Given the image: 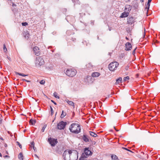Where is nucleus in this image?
<instances>
[{"label":"nucleus","instance_id":"f257e3e1","mask_svg":"<svg viewBox=\"0 0 160 160\" xmlns=\"http://www.w3.org/2000/svg\"><path fill=\"white\" fill-rule=\"evenodd\" d=\"M69 129L72 133L78 134L80 132L81 128L80 125L79 124L73 123L70 126Z\"/></svg>","mask_w":160,"mask_h":160},{"label":"nucleus","instance_id":"f03ea898","mask_svg":"<svg viewBox=\"0 0 160 160\" xmlns=\"http://www.w3.org/2000/svg\"><path fill=\"white\" fill-rule=\"evenodd\" d=\"M92 152L89 149V148H85L84 149V152L82 153L81 157L79 159V160H82L84 159V158H86L87 156L91 155Z\"/></svg>","mask_w":160,"mask_h":160},{"label":"nucleus","instance_id":"7ed1b4c3","mask_svg":"<svg viewBox=\"0 0 160 160\" xmlns=\"http://www.w3.org/2000/svg\"><path fill=\"white\" fill-rule=\"evenodd\" d=\"M44 63V62L43 58L41 57L37 58L35 61L36 66L37 67H40L43 65Z\"/></svg>","mask_w":160,"mask_h":160},{"label":"nucleus","instance_id":"20e7f679","mask_svg":"<svg viewBox=\"0 0 160 160\" xmlns=\"http://www.w3.org/2000/svg\"><path fill=\"white\" fill-rule=\"evenodd\" d=\"M119 65V63L117 62H111L109 64L108 68L110 71H113L117 68Z\"/></svg>","mask_w":160,"mask_h":160},{"label":"nucleus","instance_id":"39448f33","mask_svg":"<svg viewBox=\"0 0 160 160\" xmlns=\"http://www.w3.org/2000/svg\"><path fill=\"white\" fill-rule=\"evenodd\" d=\"M78 153L76 150H72L70 152V160H77L78 158Z\"/></svg>","mask_w":160,"mask_h":160},{"label":"nucleus","instance_id":"423d86ee","mask_svg":"<svg viewBox=\"0 0 160 160\" xmlns=\"http://www.w3.org/2000/svg\"><path fill=\"white\" fill-rule=\"evenodd\" d=\"M71 150L67 149L65 150L63 154V158L64 160H70V154Z\"/></svg>","mask_w":160,"mask_h":160},{"label":"nucleus","instance_id":"0eeeda50","mask_svg":"<svg viewBox=\"0 0 160 160\" xmlns=\"http://www.w3.org/2000/svg\"><path fill=\"white\" fill-rule=\"evenodd\" d=\"M65 73L69 77H73L76 75V71L72 69H68L66 71Z\"/></svg>","mask_w":160,"mask_h":160},{"label":"nucleus","instance_id":"6e6552de","mask_svg":"<svg viewBox=\"0 0 160 160\" xmlns=\"http://www.w3.org/2000/svg\"><path fill=\"white\" fill-rule=\"evenodd\" d=\"M66 124L67 123L66 122L61 121L58 123L57 128L59 130L63 129L65 128Z\"/></svg>","mask_w":160,"mask_h":160},{"label":"nucleus","instance_id":"1a4fd4ad","mask_svg":"<svg viewBox=\"0 0 160 160\" xmlns=\"http://www.w3.org/2000/svg\"><path fill=\"white\" fill-rule=\"evenodd\" d=\"M48 142H49L52 147L54 146L58 143L57 139L52 138L51 137L48 138Z\"/></svg>","mask_w":160,"mask_h":160},{"label":"nucleus","instance_id":"9d476101","mask_svg":"<svg viewBox=\"0 0 160 160\" xmlns=\"http://www.w3.org/2000/svg\"><path fill=\"white\" fill-rule=\"evenodd\" d=\"M135 19L132 17H131L127 18V22L128 24H132L135 22Z\"/></svg>","mask_w":160,"mask_h":160},{"label":"nucleus","instance_id":"9b49d317","mask_svg":"<svg viewBox=\"0 0 160 160\" xmlns=\"http://www.w3.org/2000/svg\"><path fill=\"white\" fill-rule=\"evenodd\" d=\"M33 51L35 54L37 56H39L40 55L39 48L37 47H35L33 48Z\"/></svg>","mask_w":160,"mask_h":160},{"label":"nucleus","instance_id":"f8f14e48","mask_svg":"<svg viewBox=\"0 0 160 160\" xmlns=\"http://www.w3.org/2000/svg\"><path fill=\"white\" fill-rule=\"evenodd\" d=\"M132 8V7L130 5H127L125 6V11L128 13H129L130 11Z\"/></svg>","mask_w":160,"mask_h":160},{"label":"nucleus","instance_id":"ddd939ff","mask_svg":"<svg viewBox=\"0 0 160 160\" xmlns=\"http://www.w3.org/2000/svg\"><path fill=\"white\" fill-rule=\"evenodd\" d=\"M132 48V45L129 42H127L125 44V50L129 51Z\"/></svg>","mask_w":160,"mask_h":160},{"label":"nucleus","instance_id":"4468645a","mask_svg":"<svg viewBox=\"0 0 160 160\" xmlns=\"http://www.w3.org/2000/svg\"><path fill=\"white\" fill-rule=\"evenodd\" d=\"M83 141L86 142H89V140L88 136L86 135H83V136H81Z\"/></svg>","mask_w":160,"mask_h":160},{"label":"nucleus","instance_id":"2eb2a0df","mask_svg":"<svg viewBox=\"0 0 160 160\" xmlns=\"http://www.w3.org/2000/svg\"><path fill=\"white\" fill-rule=\"evenodd\" d=\"M129 15V13L127 12H124L123 13H122L121 16H120V18H124L127 17Z\"/></svg>","mask_w":160,"mask_h":160},{"label":"nucleus","instance_id":"dca6fc26","mask_svg":"<svg viewBox=\"0 0 160 160\" xmlns=\"http://www.w3.org/2000/svg\"><path fill=\"white\" fill-rule=\"evenodd\" d=\"M152 0H148V2L147 3V4L146 8H145L144 10L146 11L147 12L148 10L149 9L150 6V3H151Z\"/></svg>","mask_w":160,"mask_h":160},{"label":"nucleus","instance_id":"f3484780","mask_svg":"<svg viewBox=\"0 0 160 160\" xmlns=\"http://www.w3.org/2000/svg\"><path fill=\"white\" fill-rule=\"evenodd\" d=\"M100 74L98 72H94L92 73V77H98Z\"/></svg>","mask_w":160,"mask_h":160},{"label":"nucleus","instance_id":"a211bd4d","mask_svg":"<svg viewBox=\"0 0 160 160\" xmlns=\"http://www.w3.org/2000/svg\"><path fill=\"white\" fill-rule=\"evenodd\" d=\"M24 35L25 38L27 39H28L29 38V33L28 31H26V32H25L24 34Z\"/></svg>","mask_w":160,"mask_h":160},{"label":"nucleus","instance_id":"6ab92c4d","mask_svg":"<svg viewBox=\"0 0 160 160\" xmlns=\"http://www.w3.org/2000/svg\"><path fill=\"white\" fill-rule=\"evenodd\" d=\"M111 158L112 160H118V157L115 155H112Z\"/></svg>","mask_w":160,"mask_h":160},{"label":"nucleus","instance_id":"aec40b11","mask_svg":"<svg viewBox=\"0 0 160 160\" xmlns=\"http://www.w3.org/2000/svg\"><path fill=\"white\" fill-rule=\"evenodd\" d=\"M122 81V78L120 77V78H118L116 80V84H118L121 83Z\"/></svg>","mask_w":160,"mask_h":160},{"label":"nucleus","instance_id":"412c9836","mask_svg":"<svg viewBox=\"0 0 160 160\" xmlns=\"http://www.w3.org/2000/svg\"><path fill=\"white\" fill-rule=\"evenodd\" d=\"M89 133L90 135L94 137H96L98 136L97 134L93 132L90 131L89 132Z\"/></svg>","mask_w":160,"mask_h":160},{"label":"nucleus","instance_id":"4be33fe9","mask_svg":"<svg viewBox=\"0 0 160 160\" xmlns=\"http://www.w3.org/2000/svg\"><path fill=\"white\" fill-rule=\"evenodd\" d=\"M87 68L90 69H92V68L93 67V65L91 63H89L88 64H87L86 65Z\"/></svg>","mask_w":160,"mask_h":160},{"label":"nucleus","instance_id":"5701e85b","mask_svg":"<svg viewBox=\"0 0 160 160\" xmlns=\"http://www.w3.org/2000/svg\"><path fill=\"white\" fill-rule=\"evenodd\" d=\"M18 157L20 160H23V156L22 152L19 153Z\"/></svg>","mask_w":160,"mask_h":160},{"label":"nucleus","instance_id":"b1692460","mask_svg":"<svg viewBox=\"0 0 160 160\" xmlns=\"http://www.w3.org/2000/svg\"><path fill=\"white\" fill-rule=\"evenodd\" d=\"M66 115V113L64 112V111L63 110L62 111V114L61 115L60 117L61 118H63Z\"/></svg>","mask_w":160,"mask_h":160},{"label":"nucleus","instance_id":"393cba45","mask_svg":"<svg viewBox=\"0 0 160 160\" xmlns=\"http://www.w3.org/2000/svg\"><path fill=\"white\" fill-rule=\"evenodd\" d=\"M15 73L16 75H19L23 77H25L28 75H25L23 73H19L16 72H15Z\"/></svg>","mask_w":160,"mask_h":160},{"label":"nucleus","instance_id":"a878e982","mask_svg":"<svg viewBox=\"0 0 160 160\" xmlns=\"http://www.w3.org/2000/svg\"><path fill=\"white\" fill-rule=\"evenodd\" d=\"M67 102L71 106H74V102L72 101L68 100L67 101Z\"/></svg>","mask_w":160,"mask_h":160},{"label":"nucleus","instance_id":"bb28decb","mask_svg":"<svg viewBox=\"0 0 160 160\" xmlns=\"http://www.w3.org/2000/svg\"><path fill=\"white\" fill-rule=\"evenodd\" d=\"M30 123H31L32 125H33L36 122V121L35 120H34L32 119H31L29 121Z\"/></svg>","mask_w":160,"mask_h":160},{"label":"nucleus","instance_id":"cd10ccee","mask_svg":"<svg viewBox=\"0 0 160 160\" xmlns=\"http://www.w3.org/2000/svg\"><path fill=\"white\" fill-rule=\"evenodd\" d=\"M91 79H92V77L91 76H87L86 78L85 79L84 81L86 82H89L88 81L89 80H90Z\"/></svg>","mask_w":160,"mask_h":160},{"label":"nucleus","instance_id":"c85d7f7f","mask_svg":"<svg viewBox=\"0 0 160 160\" xmlns=\"http://www.w3.org/2000/svg\"><path fill=\"white\" fill-rule=\"evenodd\" d=\"M55 151L57 152L59 154H61L62 153L61 151L59 150V148L58 147L56 148Z\"/></svg>","mask_w":160,"mask_h":160},{"label":"nucleus","instance_id":"c756f323","mask_svg":"<svg viewBox=\"0 0 160 160\" xmlns=\"http://www.w3.org/2000/svg\"><path fill=\"white\" fill-rule=\"evenodd\" d=\"M53 95L54 96L57 98H59V97L58 96H57V93L56 92H54L53 93Z\"/></svg>","mask_w":160,"mask_h":160},{"label":"nucleus","instance_id":"7c9ffc66","mask_svg":"<svg viewBox=\"0 0 160 160\" xmlns=\"http://www.w3.org/2000/svg\"><path fill=\"white\" fill-rule=\"evenodd\" d=\"M3 49L4 52H6L7 51V49L6 47L5 44H4L3 45Z\"/></svg>","mask_w":160,"mask_h":160},{"label":"nucleus","instance_id":"2f4dec72","mask_svg":"<svg viewBox=\"0 0 160 160\" xmlns=\"http://www.w3.org/2000/svg\"><path fill=\"white\" fill-rule=\"evenodd\" d=\"M45 83V81L44 80H42L40 82V83L41 84L43 85Z\"/></svg>","mask_w":160,"mask_h":160},{"label":"nucleus","instance_id":"473e14b6","mask_svg":"<svg viewBox=\"0 0 160 160\" xmlns=\"http://www.w3.org/2000/svg\"><path fill=\"white\" fill-rule=\"evenodd\" d=\"M129 79V78L128 76H127L124 78V80L125 81L128 80Z\"/></svg>","mask_w":160,"mask_h":160},{"label":"nucleus","instance_id":"72a5a7b5","mask_svg":"<svg viewBox=\"0 0 160 160\" xmlns=\"http://www.w3.org/2000/svg\"><path fill=\"white\" fill-rule=\"evenodd\" d=\"M46 125H44V126L43 127L42 129V132H44V130L45 128H46Z\"/></svg>","mask_w":160,"mask_h":160},{"label":"nucleus","instance_id":"f704fd0d","mask_svg":"<svg viewBox=\"0 0 160 160\" xmlns=\"http://www.w3.org/2000/svg\"><path fill=\"white\" fill-rule=\"evenodd\" d=\"M122 148L123 149L126 150H127L128 151H129L130 152H132V151L131 150L128 149V148H124V147H122Z\"/></svg>","mask_w":160,"mask_h":160},{"label":"nucleus","instance_id":"c9c22d12","mask_svg":"<svg viewBox=\"0 0 160 160\" xmlns=\"http://www.w3.org/2000/svg\"><path fill=\"white\" fill-rule=\"evenodd\" d=\"M50 108L51 110V114L52 115L53 113V111L52 107L51 106H50Z\"/></svg>","mask_w":160,"mask_h":160},{"label":"nucleus","instance_id":"e433bc0d","mask_svg":"<svg viewBox=\"0 0 160 160\" xmlns=\"http://www.w3.org/2000/svg\"><path fill=\"white\" fill-rule=\"evenodd\" d=\"M16 143L19 146V147L20 148H22V145L20 143L18 142H17Z\"/></svg>","mask_w":160,"mask_h":160},{"label":"nucleus","instance_id":"4c0bfd02","mask_svg":"<svg viewBox=\"0 0 160 160\" xmlns=\"http://www.w3.org/2000/svg\"><path fill=\"white\" fill-rule=\"evenodd\" d=\"M22 25L23 26H26V25H28V24L26 22H22Z\"/></svg>","mask_w":160,"mask_h":160},{"label":"nucleus","instance_id":"58836bf2","mask_svg":"<svg viewBox=\"0 0 160 160\" xmlns=\"http://www.w3.org/2000/svg\"><path fill=\"white\" fill-rule=\"evenodd\" d=\"M34 146V142H31V147Z\"/></svg>","mask_w":160,"mask_h":160},{"label":"nucleus","instance_id":"ea45409f","mask_svg":"<svg viewBox=\"0 0 160 160\" xmlns=\"http://www.w3.org/2000/svg\"><path fill=\"white\" fill-rule=\"evenodd\" d=\"M136 48H135L133 50V51H132V54H133V55H134L135 54V50H136Z\"/></svg>","mask_w":160,"mask_h":160},{"label":"nucleus","instance_id":"a19ab883","mask_svg":"<svg viewBox=\"0 0 160 160\" xmlns=\"http://www.w3.org/2000/svg\"><path fill=\"white\" fill-rule=\"evenodd\" d=\"M51 101L53 102L55 105H56L57 104H56V102H55L54 101H53V100H51Z\"/></svg>","mask_w":160,"mask_h":160},{"label":"nucleus","instance_id":"79ce46f5","mask_svg":"<svg viewBox=\"0 0 160 160\" xmlns=\"http://www.w3.org/2000/svg\"><path fill=\"white\" fill-rule=\"evenodd\" d=\"M3 157L4 158H9V156H8V155H5V156H3Z\"/></svg>","mask_w":160,"mask_h":160},{"label":"nucleus","instance_id":"37998d69","mask_svg":"<svg viewBox=\"0 0 160 160\" xmlns=\"http://www.w3.org/2000/svg\"><path fill=\"white\" fill-rule=\"evenodd\" d=\"M32 147L33 148V149L34 150V151H35L36 149V147H35L34 146H32Z\"/></svg>","mask_w":160,"mask_h":160},{"label":"nucleus","instance_id":"c03bdc74","mask_svg":"<svg viewBox=\"0 0 160 160\" xmlns=\"http://www.w3.org/2000/svg\"><path fill=\"white\" fill-rule=\"evenodd\" d=\"M7 58L10 61H11V58H10V57H7Z\"/></svg>","mask_w":160,"mask_h":160},{"label":"nucleus","instance_id":"a18cd8bd","mask_svg":"<svg viewBox=\"0 0 160 160\" xmlns=\"http://www.w3.org/2000/svg\"><path fill=\"white\" fill-rule=\"evenodd\" d=\"M2 122V120L0 118V124H1Z\"/></svg>","mask_w":160,"mask_h":160},{"label":"nucleus","instance_id":"49530a36","mask_svg":"<svg viewBox=\"0 0 160 160\" xmlns=\"http://www.w3.org/2000/svg\"><path fill=\"white\" fill-rule=\"evenodd\" d=\"M8 132L9 134H12V133L11 132H9V131H8Z\"/></svg>","mask_w":160,"mask_h":160},{"label":"nucleus","instance_id":"de8ad7c7","mask_svg":"<svg viewBox=\"0 0 160 160\" xmlns=\"http://www.w3.org/2000/svg\"><path fill=\"white\" fill-rule=\"evenodd\" d=\"M35 156L36 157H37V158H38V156L36 154H35Z\"/></svg>","mask_w":160,"mask_h":160},{"label":"nucleus","instance_id":"09e8293b","mask_svg":"<svg viewBox=\"0 0 160 160\" xmlns=\"http://www.w3.org/2000/svg\"><path fill=\"white\" fill-rule=\"evenodd\" d=\"M26 81L27 82H30V81L29 80H26Z\"/></svg>","mask_w":160,"mask_h":160},{"label":"nucleus","instance_id":"8fccbe9b","mask_svg":"<svg viewBox=\"0 0 160 160\" xmlns=\"http://www.w3.org/2000/svg\"><path fill=\"white\" fill-rule=\"evenodd\" d=\"M0 139L2 140H3V139L2 138H0Z\"/></svg>","mask_w":160,"mask_h":160},{"label":"nucleus","instance_id":"3c124183","mask_svg":"<svg viewBox=\"0 0 160 160\" xmlns=\"http://www.w3.org/2000/svg\"><path fill=\"white\" fill-rule=\"evenodd\" d=\"M114 129H115V130H116L117 131H118V130H117L115 128V127H114Z\"/></svg>","mask_w":160,"mask_h":160},{"label":"nucleus","instance_id":"603ef678","mask_svg":"<svg viewBox=\"0 0 160 160\" xmlns=\"http://www.w3.org/2000/svg\"><path fill=\"white\" fill-rule=\"evenodd\" d=\"M26 80L25 79H22V80L23 81H26Z\"/></svg>","mask_w":160,"mask_h":160},{"label":"nucleus","instance_id":"864d4df0","mask_svg":"<svg viewBox=\"0 0 160 160\" xmlns=\"http://www.w3.org/2000/svg\"><path fill=\"white\" fill-rule=\"evenodd\" d=\"M2 154H1V153L0 152V157H2Z\"/></svg>","mask_w":160,"mask_h":160},{"label":"nucleus","instance_id":"5fc2aeb1","mask_svg":"<svg viewBox=\"0 0 160 160\" xmlns=\"http://www.w3.org/2000/svg\"><path fill=\"white\" fill-rule=\"evenodd\" d=\"M26 131V130L25 129V130H24V131H23V132H25Z\"/></svg>","mask_w":160,"mask_h":160},{"label":"nucleus","instance_id":"6e6d98bb","mask_svg":"<svg viewBox=\"0 0 160 160\" xmlns=\"http://www.w3.org/2000/svg\"><path fill=\"white\" fill-rule=\"evenodd\" d=\"M15 5V4L14 3H12V6H14Z\"/></svg>","mask_w":160,"mask_h":160},{"label":"nucleus","instance_id":"4d7b16f0","mask_svg":"<svg viewBox=\"0 0 160 160\" xmlns=\"http://www.w3.org/2000/svg\"><path fill=\"white\" fill-rule=\"evenodd\" d=\"M7 146V145L6 144L5 145V147H6Z\"/></svg>","mask_w":160,"mask_h":160},{"label":"nucleus","instance_id":"13d9d810","mask_svg":"<svg viewBox=\"0 0 160 160\" xmlns=\"http://www.w3.org/2000/svg\"><path fill=\"white\" fill-rule=\"evenodd\" d=\"M88 44H86V46H88Z\"/></svg>","mask_w":160,"mask_h":160},{"label":"nucleus","instance_id":"bf43d9fd","mask_svg":"<svg viewBox=\"0 0 160 160\" xmlns=\"http://www.w3.org/2000/svg\"><path fill=\"white\" fill-rule=\"evenodd\" d=\"M83 42V43H84V42H85V43H86V42H85H85Z\"/></svg>","mask_w":160,"mask_h":160},{"label":"nucleus","instance_id":"052dcab7","mask_svg":"<svg viewBox=\"0 0 160 160\" xmlns=\"http://www.w3.org/2000/svg\"><path fill=\"white\" fill-rule=\"evenodd\" d=\"M6 153H7V154H8V153L7 152V151L6 152Z\"/></svg>","mask_w":160,"mask_h":160},{"label":"nucleus","instance_id":"680f3d73","mask_svg":"<svg viewBox=\"0 0 160 160\" xmlns=\"http://www.w3.org/2000/svg\"><path fill=\"white\" fill-rule=\"evenodd\" d=\"M38 100H36V101L37 102L38 101Z\"/></svg>","mask_w":160,"mask_h":160},{"label":"nucleus","instance_id":"e2e57ef3","mask_svg":"<svg viewBox=\"0 0 160 160\" xmlns=\"http://www.w3.org/2000/svg\"><path fill=\"white\" fill-rule=\"evenodd\" d=\"M112 131V130H111V131Z\"/></svg>","mask_w":160,"mask_h":160}]
</instances>
